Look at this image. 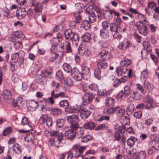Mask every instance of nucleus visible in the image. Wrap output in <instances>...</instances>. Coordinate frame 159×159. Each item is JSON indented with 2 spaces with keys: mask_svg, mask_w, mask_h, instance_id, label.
Segmentation results:
<instances>
[{
  "mask_svg": "<svg viewBox=\"0 0 159 159\" xmlns=\"http://www.w3.org/2000/svg\"><path fill=\"white\" fill-rule=\"evenodd\" d=\"M50 134L51 136L54 137V138L53 139L54 142L51 139L49 140V144L52 145L54 143V145L57 148L62 146L61 141L64 137V134L62 133H59L58 131L56 129L51 131Z\"/></svg>",
  "mask_w": 159,
  "mask_h": 159,
  "instance_id": "f257e3e1",
  "label": "nucleus"
},
{
  "mask_svg": "<svg viewBox=\"0 0 159 159\" xmlns=\"http://www.w3.org/2000/svg\"><path fill=\"white\" fill-rule=\"evenodd\" d=\"M110 30L113 34V37L114 39H120L121 36L120 33L122 30L121 27L116 25V23H111L110 25Z\"/></svg>",
  "mask_w": 159,
  "mask_h": 159,
  "instance_id": "f03ea898",
  "label": "nucleus"
},
{
  "mask_svg": "<svg viewBox=\"0 0 159 159\" xmlns=\"http://www.w3.org/2000/svg\"><path fill=\"white\" fill-rule=\"evenodd\" d=\"M67 120L70 124V127L73 128H75L78 126V123L80 120L78 115L73 114L69 116L67 118Z\"/></svg>",
  "mask_w": 159,
  "mask_h": 159,
  "instance_id": "7ed1b4c3",
  "label": "nucleus"
},
{
  "mask_svg": "<svg viewBox=\"0 0 159 159\" xmlns=\"http://www.w3.org/2000/svg\"><path fill=\"white\" fill-rule=\"evenodd\" d=\"M148 25V22H147V23H136L135 26L140 33L145 36L147 34L148 28L147 27V25Z\"/></svg>",
  "mask_w": 159,
  "mask_h": 159,
  "instance_id": "20e7f679",
  "label": "nucleus"
},
{
  "mask_svg": "<svg viewBox=\"0 0 159 159\" xmlns=\"http://www.w3.org/2000/svg\"><path fill=\"white\" fill-rule=\"evenodd\" d=\"M21 152V147L18 143H16L12 146L9 148L8 153L12 156L19 154Z\"/></svg>",
  "mask_w": 159,
  "mask_h": 159,
  "instance_id": "39448f33",
  "label": "nucleus"
},
{
  "mask_svg": "<svg viewBox=\"0 0 159 159\" xmlns=\"http://www.w3.org/2000/svg\"><path fill=\"white\" fill-rule=\"evenodd\" d=\"M124 91L122 90L119 93L116 97L117 99H122L123 97L126 98L131 93L130 88L129 86L126 85L124 87Z\"/></svg>",
  "mask_w": 159,
  "mask_h": 159,
  "instance_id": "423d86ee",
  "label": "nucleus"
},
{
  "mask_svg": "<svg viewBox=\"0 0 159 159\" xmlns=\"http://www.w3.org/2000/svg\"><path fill=\"white\" fill-rule=\"evenodd\" d=\"M94 97V95L93 93L89 92L85 93L83 97V103L84 105H86L92 102Z\"/></svg>",
  "mask_w": 159,
  "mask_h": 159,
  "instance_id": "0eeeda50",
  "label": "nucleus"
},
{
  "mask_svg": "<svg viewBox=\"0 0 159 159\" xmlns=\"http://www.w3.org/2000/svg\"><path fill=\"white\" fill-rule=\"evenodd\" d=\"M71 75L76 81L81 82L83 78L82 74L77 68H75L72 70Z\"/></svg>",
  "mask_w": 159,
  "mask_h": 159,
  "instance_id": "6e6552de",
  "label": "nucleus"
},
{
  "mask_svg": "<svg viewBox=\"0 0 159 159\" xmlns=\"http://www.w3.org/2000/svg\"><path fill=\"white\" fill-rule=\"evenodd\" d=\"M141 78L144 80L145 79L144 82V87L145 88L148 89L149 82L148 79V71L146 70L143 71L141 74Z\"/></svg>",
  "mask_w": 159,
  "mask_h": 159,
  "instance_id": "1a4fd4ad",
  "label": "nucleus"
},
{
  "mask_svg": "<svg viewBox=\"0 0 159 159\" xmlns=\"http://www.w3.org/2000/svg\"><path fill=\"white\" fill-rule=\"evenodd\" d=\"M27 14L25 8L18 9L16 11V16L18 19H21L24 18Z\"/></svg>",
  "mask_w": 159,
  "mask_h": 159,
  "instance_id": "9d476101",
  "label": "nucleus"
},
{
  "mask_svg": "<svg viewBox=\"0 0 159 159\" xmlns=\"http://www.w3.org/2000/svg\"><path fill=\"white\" fill-rule=\"evenodd\" d=\"M25 104L24 101L21 97L18 98L16 101L13 102L12 104L13 107L16 108L17 107L22 108Z\"/></svg>",
  "mask_w": 159,
  "mask_h": 159,
  "instance_id": "9b49d317",
  "label": "nucleus"
},
{
  "mask_svg": "<svg viewBox=\"0 0 159 159\" xmlns=\"http://www.w3.org/2000/svg\"><path fill=\"white\" fill-rule=\"evenodd\" d=\"M132 44L127 40H124L120 43L119 45V48L122 50H124L132 46Z\"/></svg>",
  "mask_w": 159,
  "mask_h": 159,
  "instance_id": "f8f14e48",
  "label": "nucleus"
},
{
  "mask_svg": "<svg viewBox=\"0 0 159 159\" xmlns=\"http://www.w3.org/2000/svg\"><path fill=\"white\" fill-rule=\"evenodd\" d=\"M21 125H22L26 126L27 129L26 131L28 132L32 129V125L31 123L29 122L27 117H24L22 118Z\"/></svg>",
  "mask_w": 159,
  "mask_h": 159,
  "instance_id": "ddd939ff",
  "label": "nucleus"
},
{
  "mask_svg": "<svg viewBox=\"0 0 159 159\" xmlns=\"http://www.w3.org/2000/svg\"><path fill=\"white\" fill-rule=\"evenodd\" d=\"M42 102L45 103L44 104H42L41 105V110L43 112H45L46 111H50L51 107L48 106H50L48 102V100L45 98H43Z\"/></svg>",
  "mask_w": 159,
  "mask_h": 159,
  "instance_id": "4468645a",
  "label": "nucleus"
},
{
  "mask_svg": "<svg viewBox=\"0 0 159 159\" xmlns=\"http://www.w3.org/2000/svg\"><path fill=\"white\" fill-rule=\"evenodd\" d=\"M65 136L66 138L69 139H73L75 137V130L70 129L66 131L65 133Z\"/></svg>",
  "mask_w": 159,
  "mask_h": 159,
  "instance_id": "2eb2a0df",
  "label": "nucleus"
},
{
  "mask_svg": "<svg viewBox=\"0 0 159 159\" xmlns=\"http://www.w3.org/2000/svg\"><path fill=\"white\" fill-rule=\"evenodd\" d=\"M2 96L5 100H9L11 99L12 95L11 92L7 89H5L2 92Z\"/></svg>",
  "mask_w": 159,
  "mask_h": 159,
  "instance_id": "dca6fc26",
  "label": "nucleus"
},
{
  "mask_svg": "<svg viewBox=\"0 0 159 159\" xmlns=\"http://www.w3.org/2000/svg\"><path fill=\"white\" fill-rule=\"evenodd\" d=\"M110 107L105 108L103 111V114L104 115H113L116 111V108L117 107H115L113 108L112 107Z\"/></svg>",
  "mask_w": 159,
  "mask_h": 159,
  "instance_id": "f3484780",
  "label": "nucleus"
},
{
  "mask_svg": "<svg viewBox=\"0 0 159 159\" xmlns=\"http://www.w3.org/2000/svg\"><path fill=\"white\" fill-rule=\"evenodd\" d=\"M29 104L28 109L30 111H35L37 107L38 106V102L33 100L30 101Z\"/></svg>",
  "mask_w": 159,
  "mask_h": 159,
  "instance_id": "a211bd4d",
  "label": "nucleus"
},
{
  "mask_svg": "<svg viewBox=\"0 0 159 159\" xmlns=\"http://www.w3.org/2000/svg\"><path fill=\"white\" fill-rule=\"evenodd\" d=\"M73 129L75 130V137L77 138H81L84 133V130L83 128L78 126L75 128Z\"/></svg>",
  "mask_w": 159,
  "mask_h": 159,
  "instance_id": "6ab92c4d",
  "label": "nucleus"
},
{
  "mask_svg": "<svg viewBox=\"0 0 159 159\" xmlns=\"http://www.w3.org/2000/svg\"><path fill=\"white\" fill-rule=\"evenodd\" d=\"M147 43V42L146 43V42H144L143 43V45L144 48V49L143 50L141 51L142 56L143 58L144 59L147 58L148 52L149 51L148 46L147 45V44H146Z\"/></svg>",
  "mask_w": 159,
  "mask_h": 159,
  "instance_id": "aec40b11",
  "label": "nucleus"
},
{
  "mask_svg": "<svg viewBox=\"0 0 159 159\" xmlns=\"http://www.w3.org/2000/svg\"><path fill=\"white\" fill-rule=\"evenodd\" d=\"M19 58V54L18 52H15L12 53L11 55V59L10 61V64L11 66L14 65L13 64L16 63Z\"/></svg>",
  "mask_w": 159,
  "mask_h": 159,
  "instance_id": "412c9836",
  "label": "nucleus"
},
{
  "mask_svg": "<svg viewBox=\"0 0 159 159\" xmlns=\"http://www.w3.org/2000/svg\"><path fill=\"white\" fill-rule=\"evenodd\" d=\"M100 32V36L102 38L107 39L109 37L110 33L107 29H101Z\"/></svg>",
  "mask_w": 159,
  "mask_h": 159,
  "instance_id": "4be33fe9",
  "label": "nucleus"
},
{
  "mask_svg": "<svg viewBox=\"0 0 159 159\" xmlns=\"http://www.w3.org/2000/svg\"><path fill=\"white\" fill-rule=\"evenodd\" d=\"M95 126V124L91 121L87 122L84 125V127L85 129L90 130L93 129Z\"/></svg>",
  "mask_w": 159,
  "mask_h": 159,
  "instance_id": "5701e85b",
  "label": "nucleus"
},
{
  "mask_svg": "<svg viewBox=\"0 0 159 159\" xmlns=\"http://www.w3.org/2000/svg\"><path fill=\"white\" fill-rule=\"evenodd\" d=\"M115 103V100L111 97H107L105 101L106 106L111 107L113 106Z\"/></svg>",
  "mask_w": 159,
  "mask_h": 159,
  "instance_id": "b1692460",
  "label": "nucleus"
},
{
  "mask_svg": "<svg viewBox=\"0 0 159 159\" xmlns=\"http://www.w3.org/2000/svg\"><path fill=\"white\" fill-rule=\"evenodd\" d=\"M107 63L105 61L100 60L97 63L98 68L101 69H105L107 67Z\"/></svg>",
  "mask_w": 159,
  "mask_h": 159,
  "instance_id": "393cba45",
  "label": "nucleus"
},
{
  "mask_svg": "<svg viewBox=\"0 0 159 159\" xmlns=\"http://www.w3.org/2000/svg\"><path fill=\"white\" fill-rule=\"evenodd\" d=\"M91 113V112L89 111H82L80 112V116L82 119L85 120L89 116Z\"/></svg>",
  "mask_w": 159,
  "mask_h": 159,
  "instance_id": "a878e982",
  "label": "nucleus"
},
{
  "mask_svg": "<svg viewBox=\"0 0 159 159\" xmlns=\"http://www.w3.org/2000/svg\"><path fill=\"white\" fill-rule=\"evenodd\" d=\"M137 140V139L133 136H131L127 140V143L128 145L130 147H132L135 144V142Z\"/></svg>",
  "mask_w": 159,
  "mask_h": 159,
  "instance_id": "bb28decb",
  "label": "nucleus"
},
{
  "mask_svg": "<svg viewBox=\"0 0 159 159\" xmlns=\"http://www.w3.org/2000/svg\"><path fill=\"white\" fill-rule=\"evenodd\" d=\"M91 35L88 33H84L81 37V39L82 42H88L91 39Z\"/></svg>",
  "mask_w": 159,
  "mask_h": 159,
  "instance_id": "cd10ccee",
  "label": "nucleus"
},
{
  "mask_svg": "<svg viewBox=\"0 0 159 159\" xmlns=\"http://www.w3.org/2000/svg\"><path fill=\"white\" fill-rule=\"evenodd\" d=\"M34 136L32 133H30L27 134L24 137L25 141L27 142H31L33 143H34Z\"/></svg>",
  "mask_w": 159,
  "mask_h": 159,
  "instance_id": "c85d7f7f",
  "label": "nucleus"
},
{
  "mask_svg": "<svg viewBox=\"0 0 159 159\" xmlns=\"http://www.w3.org/2000/svg\"><path fill=\"white\" fill-rule=\"evenodd\" d=\"M86 147L84 146L80 147L79 145H74L73 147V149H75L76 151H78L79 154H81L86 149Z\"/></svg>",
  "mask_w": 159,
  "mask_h": 159,
  "instance_id": "c756f323",
  "label": "nucleus"
},
{
  "mask_svg": "<svg viewBox=\"0 0 159 159\" xmlns=\"http://www.w3.org/2000/svg\"><path fill=\"white\" fill-rule=\"evenodd\" d=\"M131 63V61L130 59L125 58L124 60L121 61L120 65L122 67H127L129 66Z\"/></svg>",
  "mask_w": 159,
  "mask_h": 159,
  "instance_id": "7c9ffc66",
  "label": "nucleus"
},
{
  "mask_svg": "<svg viewBox=\"0 0 159 159\" xmlns=\"http://www.w3.org/2000/svg\"><path fill=\"white\" fill-rule=\"evenodd\" d=\"M74 33L71 30L66 31L64 33L66 39L68 40L70 39L71 40Z\"/></svg>",
  "mask_w": 159,
  "mask_h": 159,
  "instance_id": "2f4dec72",
  "label": "nucleus"
},
{
  "mask_svg": "<svg viewBox=\"0 0 159 159\" xmlns=\"http://www.w3.org/2000/svg\"><path fill=\"white\" fill-rule=\"evenodd\" d=\"M47 79L43 78L41 75H39L36 79L37 82L42 85H44L46 82Z\"/></svg>",
  "mask_w": 159,
  "mask_h": 159,
  "instance_id": "473e14b6",
  "label": "nucleus"
},
{
  "mask_svg": "<svg viewBox=\"0 0 159 159\" xmlns=\"http://www.w3.org/2000/svg\"><path fill=\"white\" fill-rule=\"evenodd\" d=\"M62 68L66 72L70 73L72 72V70L70 65L66 63H64L62 65Z\"/></svg>",
  "mask_w": 159,
  "mask_h": 159,
  "instance_id": "72a5a7b5",
  "label": "nucleus"
},
{
  "mask_svg": "<svg viewBox=\"0 0 159 159\" xmlns=\"http://www.w3.org/2000/svg\"><path fill=\"white\" fill-rule=\"evenodd\" d=\"M127 123H124V125L122 126H116L115 127V129L116 130L119 131L121 134H123L125 132L126 130V127L125 126V125H126Z\"/></svg>",
  "mask_w": 159,
  "mask_h": 159,
  "instance_id": "f704fd0d",
  "label": "nucleus"
},
{
  "mask_svg": "<svg viewBox=\"0 0 159 159\" xmlns=\"http://www.w3.org/2000/svg\"><path fill=\"white\" fill-rule=\"evenodd\" d=\"M59 56V54L55 52H51L49 56V61L51 62L53 61L58 58Z\"/></svg>",
  "mask_w": 159,
  "mask_h": 159,
  "instance_id": "c9c22d12",
  "label": "nucleus"
},
{
  "mask_svg": "<svg viewBox=\"0 0 159 159\" xmlns=\"http://www.w3.org/2000/svg\"><path fill=\"white\" fill-rule=\"evenodd\" d=\"M48 116V115L46 114H42L39 120V123L40 125L44 124L46 122Z\"/></svg>",
  "mask_w": 159,
  "mask_h": 159,
  "instance_id": "e433bc0d",
  "label": "nucleus"
},
{
  "mask_svg": "<svg viewBox=\"0 0 159 159\" xmlns=\"http://www.w3.org/2000/svg\"><path fill=\"white\" fill-rule=\"evenodd\" d=\"M65 111L66 114H72L78 113L80 111V110L78 109L67 107L65 110Z\"/></svg>",
  "mask_w": 159,
  "mask_h": 159,
  "instance_id": "4c0bfd02",
  "label": "nucleus"
},
{
  "mask_svg": "<svg viewBox=\"0 0 159 159\" xmlns=\"http://www.w3.org/2000/svg\"><path fill=\"white\" fill-rule=\"evenodd\" d=\"M69 104V102L67 100H61L59 103L60 106L61 107L63 108L65 110L68 107Z\"/></svg>",
  "mask_w": 159,
  "mask_h": 159,
  "instance_id": "58836bf2",
  "label": "nucleus"
},
{
  "mask_svg": "<svg viewBox=\"0 0 159 159\" xmlns=\"http://www.w3.org/2000/svg\"><path fill=\"white\" fill-rule=\"evenodd\" d=\"M74 83L72 79L70 77H68L64 80V84H66L67 86H71Z\"/></svg>",
  "mask_w": 159,
  "mask_h": 159,
  "instance_id": "ea45409f",
  "label": "nucleus"
},
{
  "mask_svg": "<svg viewBox=\"0 0 159 159\" xmlns=\"http://www.w3.org/2000/svg\"><path fill=\"white\" fill-rule=\"evenodd\" d=\"M89 21L91 23L95 22L96 20V16L94 12H92L88 15Z\"/></svg>",
  "mask_w": 159,
  "mask_h": 159,
  "instance_id": "a19ab883",
  "label": "nucleus"
},
{
  "mask_svg": "<svg viewBox=\"0 0 159 159\" xmlns=\"http://www.w3.org/2000/svg\"><path fill=\"white\" fill-rule=\"evenodd\" d=\"M90 27V24L87 20H84L81 24V27L86 30L89 29Z\"/></svg>",
  "mask_w": 159,
  "mask_h": 159,
  "instance_id": "79ce46f5",
  "label": "nucleus"
},
{
  "mask_svg": "<svg viewBox=\"0 0 159 159\" xmlns=\"http://www.w3.org/2000/svg\"><path fill=\"white\" fill-rule=\"evenodd\" d=\"M86 45H81L79 46L78 50L79 54L81 56H83L85 53L86 49Z\"/></svg>",
  "mask_w": 159,
  "mask_h": 159,
  "instance_id": "37998d69",
  "label": "nucleus"
},
{
  "mask_svg": "<svg viewBox=\"0 0 159 159\" xmlns=\"http://www.w3.org/2000/svg\"><path fill=\"white\" fill-rule=\"evenodd\" d=\"M116 108V113L118 116L121 117L125 113V111L124 109H120L119 107Z\"/></svg>",
  "mask_w": 159,
  "mask_h": 159,
  "instance_id": "c03bdc74",
  "label": "nucleus"
},
{
  "mask_svg": "<svg viewBox=\"0 0 159 159\" xmlns=\"http://www.w3.org/2000/svg\"><path fill=\"white\" fill-rule=\"evenodd\" d=\"M101 71L100 69L98 68H96L94 72V75L96 78L98 80L101 79Z\"/></svg>",
  "mask_w": 159,
  "mask_h": 159,
  "instance_id": "a18cd8bd",
  "label": "nucleus"
},
{
  "mask_svg": "<svg viewBox=\"0 0 159 159\" xmlns=\"http://www.w3.org/2000/svg\"><path fill=\"white\" fill-rule=\"evenodd\" d=\"M134 106L133 104H130L127 108L126 110L127 114L129 115L132 113L134 111Z\"/></svg>",
  "mask_w": 159,
  "mask_h": 159,
  "instance_id": "49530a36",
  "label": "nucleus"
},
{
  "mask_svg": "<svg viewBox=\"0 0 159 159\" xmlns=\"http://www.w3.org/2000/svg\"><path fill=\"white\" fill-rule=\"evenodd\" d=\"M51 114L54 116L60 115L61 114V110L58 108H54L52 109L51 111Z\"/></svg>",
  "mask_w": 159,
  "mask_h": 159,
  "instance_id": "de8ad7c7",
  "label": "nucleus"
},
{
  "mask_svg": "<svg viewBox=\"0 0 159 159\" xmlns=\"http://www.w3.org/2000/svg\"><path fill=\"white\" fill-rule=\"evenodd\" d=\"M55 96V91L54 90H53L51 92V97L48 98L49 102L52 105L55 102L53 99L57 98H54Z\"/></svg>",
  "mask_w": 159,
  "mask_h": 159,
  "instance_id": "09e8293b",
  "label": "nucleus"
},
{
  "mask_svg": "<svg viewBox=\"0 0 159 159\" xmlns=\"http://www.w3.org/2000/svg\"><path fill=\"white\" fill-rule=\"evenodd\" d=\"M80 85H81L82 87V90L84 92H86L88 90L89 86L87 83L82 82L81 81L79 83Z\"/></svg>",
  "mask_w": 159,
  "mask_h": 159,
  "instance_id": "8fccbe9b",
  "label": "nucleus"
},
{
  "mask_svg": "<svg viewBox=\"0 0 159 159\" xmlns=\"http://www.w3.org/2000/svg\"><path fill=\"white\" fill-rule=\"evenodd\" d=\"M89 88L92 91L97 92L98 89V87L97 84H92L89 85Z\"/></svg>",
  "mask_w": 159,
  "mask_h": 159,
  "instance_id": "3c124183",
  "label": "nucleus"
},
{
  "mask_svg": "<svg viewBox=\"0 0 159 159\" xmlns=\"http://www.w3.org/2000/svg\"><path fill=\"white\" fill-rule=\"evenodd\" d=\"M66 43L65 47L66 49V53H72V50L70 44L68 42H66Z\"/></svg>",
  "mask_w": 159,
  "mask_h": 159,
  "instance_id": "603ef678",
  "label": "nucleus"
},
{
  "mask_svg": "<svg viewBox=\"0 0 159 159\" xmlns=\"http://www.w3.org/2000/svg\"><path fill=\"white\" fill-rule=\"evenodd\" d=\"M136 154L139 159H145L146 157V154L145 151H141L137 153Z\"/></svg>",
  "mask_w": 159,
  "mask_h": 159,
  "instance_id": "864d4df0",
  "label": "nucleus"
},
{
  "mask_svg": "<svg viewBox=\"0 0 159 159\" xmlns=\"http://www.w3.org/2000/svg\"><path fill=\"white\" fill-rule=\"evenodd\" d=\"M138 17L139 22H137V23H147L145 22V17L142 14H139L138 15Z\"/></svg>",
  "mask_w": 159,
  "mask_h": 159,
  "instance_id": "5fc2aeb1",
  "label": "nucleus"
},
{
  "mask_svg": "<svg viewBox=\"0 0 159 159\" xmlns=\"http://www.w3.org/2000/svg\"><path fill=\"white\" fill-rule=\"evenodd\" d=\"M91 139H92L91 136L89 135H87L84 136L81 139V142L83 143H85Z\"/></svg>",
  "mask_w": 159,
  "mask_h": 159,
  "instance_id": "6e6d98bb",
  "label": "nucleus"
},
{
  "mask_svg": "<svg viewBox=\"0 0 159 159\" xmlns=\"http://www.w3.org/2000/svg\"><path fill=\"white\" fill-rule=\"evenodd\" d=\"M98 94L100 96H107L108 94L107 90L105 89H101L98 90Z\"/></svg>",
  "mask_w": 159,
  "mask_h": 159,
  "instance_id": "4d7b16f0",
  "label": "nucleus"
},
{
  "mask_svg": "<svg viewBox=\"0 0 159 159\" xmlns=\"http://www.w3.org/2000/svg\"><path fill=\"white\" fill-rule=\"evenodd\" d=\"M72 38L71 40L72 42L74 41L77 43L80 40V36L77 33H74Z\"/></svg>",
  "mask_w": 159,
  "mask_h": 159,
  "instance_id": "13d9d810",
  "label": "nucleus"
},
{
  "mask_svg": "<svg viewBox=\"0 0 159 159\" xmlns=\"http://www.w3.org/2000/svg\"><path fill=\"white\" fill-rule=\"evenodd\" d=\"M55 97L54 98H57L60 97L61 98H68V96L65 94L64 92H61L55 94Z\"/></svg>",
  "mask_w": 159,
  "mask_h": 159,
  "instance_id": "bf43d9fd",
  "label": "nucleus"
},
{
  "mask_svg": "<svg viewBox=\"0 0 159 159\" xmlns=\"http://www.w3.org/2000/svg\"><path fill=\"white\" fill-rule=\"evenodd\" d=\"M108 54V52L104 49H103L99 52L98 56L100 57H102L107 56Z\"/></svg>",
  "mask_w": 159,
  "mask_h": 159,
  "instance_id": "052dcab7",
  "label": "nucleus"
},
{
  "mask_svg": "<svg viewBox=\"0 0 159 159\" xmlns=\"http://www.w3.org/2000/svg\"><path fill=\"white\" fill-rule=\"evenodd\" d=\"M57 78L61 81L64 79V76L63 73L60 71H57L56 73Z\"/></svg>",
  "mask_w": 159,
  "mask_h": 159,
  "instance_id": "680f3d73",
  "label": "nucleus"
},
{
  "mask_svg": "<svg viewBox=\"0 0 159 159\" xmlns=\"http://www.w3.org/2000/svg\"><path fill=\"white\" fill-rule=\"evenodd\" d=\"M152 147L156 150H158L159 148V142L157 140L152 141Z\"/></svg>",
  "mask_w": 159,
  "mask_h": 159,
  "instance_id": "e2e57ef3",
  "label": "nucleus"
},
{
  "mask_svg": "<svg viewBox=\"0 0 159 159\" xmlns=\"http://www.w3.org/2000/svg\"><path fill=\"white\" fill-rule=\"evenodd\" d=\"M12 129L10 127H8L6 129H5L3 133V135L4 136H6L7 134L11 133L12 132Z\"/></svg>",
  "mask_w": 159,
  "mask_h": 159,
  "instance_id": "0e129e2a",
  "label": "nucleus"
},
{
  "mask_svg": "<svg viewBox=\"0 0 159 159\" xmlns=\"http://www.w3.org/2000/svg\"><path fill=\"white\" fill-rule=\"evenodd\" d=\"M50 72H49L46 70H43L41 71L40 75H41L43 77L46 78L48 77L50 75Z\"/></svg>",
  "mask_w": 159,
  "mask_h": 159,
  "instance_id": "69168bd1",
  "label": "nucleus"
},
{
  "mask_svg": "<svg viewBox=\"0 0 159 159\" xmlns=\"http://www.w3.org/2000/svg\"><path fill=\"white\" fill-rule=\"evenodd\" d=\"M157 106V103L152 99L150 98V109L153 108Z\"/></svg>",
  "mask_w": 159,
  "mask_h": 159,
  "instance_id": "338daca9",
  "label": "nucleus"
},
{
  "mask_svg": "<svg viewBox=\"0 0 159 159\" xmlns=\"http://www.w3.org/2000/svg\"><path fill=\"white\" fill-rule=\"evenodd\" d=\"M3 16L6 17H8L9 16V10L6 7L3 8Z\"/></svg>",
  "mask_w": 159,
  "mask_h": 159,
  "instance_id": "774afa93",
  "label": "nucleus"
}]
</instances>
